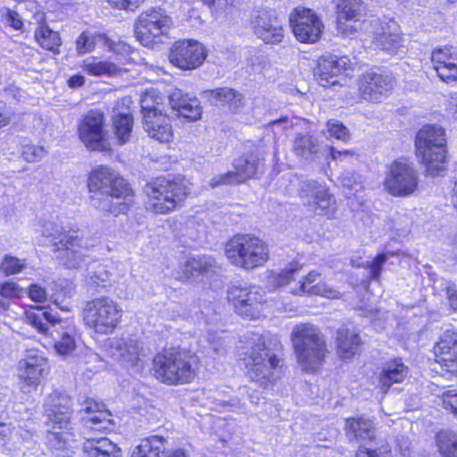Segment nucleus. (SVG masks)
<instances>
[{
	"label": "nucleus",
	"instance_id": "1",
	"mask_svg": "<svg viewBox=\"0 0 457 457\" xmlns=\"http://www.w3.org/2000/svg\"><path fill=\"white\" fill-rule=\"evenodd\" d=\"M91 205L115 216L126 213L134 203L130 185L113 170L100 166L88 178Z\"/></svg>",
	"mask_w": 457,
	"mask_h": 457
},
{
	"label": "nucleus",
	"instance_id": "2",
	"mask_svg": "<svg viewBox=\"0 0 457 457\" xmlns=\"http://www.w3.org/2000/svg\"><path fill=\"white\" fill-rule=\"evenodd\" d=\"M46 423L51 427L46 442L54 457H71L76 448V441L71 430L72 403L71 397L57 391L48 395L45 403Z\"/></svg>",
	"mask_w": 457,
	"mask_h": 457
},
{
	"label": "nucleus",
	"instance_id": "3",
	"mask_svg": "<svg viewBox=\"0 0 457 457\" xmlns=\"http://www.w3.org/2000/svg\"><path fill=\"white\" fill-rule=\"evenodd\" d=\"M238 346V358L247 369L249 378L268 386L278 378L279 360L267 347L263 336L251 333L244 336Z\"/></svg>",
	"mask_w": 457,
	"mask_h": 457
},
{
	"label": "nucleus",
	"instance_id": "4",
	"mask_svg": "<svg viewBox=\"0 0 457 457\" xmlns=\"http://www.w3.org/2000/svg\"><path fill=\"white\" fill-rule=\"evenodd\" d=\"M291 342L303 371L314 372L320 368L328 350L324 336L317 327L310 323L296 325L291 333Z\"/></svg>",
	"mask_w": 457,
	"mask_h": 457
},
{
	"label": "nucleus",
	"instance_id": "5",
	"mask_svg": "<svg viewBox=\"0 0 457 457\" xmlns=\"http://www.w3.org/2000/svg\"><path fill=\"white\" fill-rule=\"evenodd\" d=\"M42 235L50 239L55 258L68 269H79L86 262L82 253V237L78 231L58 221H46Z\"/></svg>",
	"mask_w": 457,
	"mask_h": 457
},
{
	"label": "nucleus",
	"instance_id": "6",
	"mask_svg": "<svg viewBox=\"0 0 457 457\" xmlns=\"http://www.w3.org/2000/svg\"><path fill=\"white\" fill-rule=\"evenodd\" d=\"M144 192L148 197L147 209L155 214L175 211L188 195L187 187L180 178H157L145 186Z\"/></svg>",
	"mask_w": 457,
	"mask_h": 457
},
{
	"label": "nucleus",
	"instance_id": "7",
	"mask_svg": "<svg viewBox=\"0 0 457 457\" xmlns=\"http://www.w3.org/2000/svg\"><path fill=\"white\" fill-rule=\"evenodd\" d=\"M225 254L234 266L253 270L266 263L270 251L261 238L252 234H238L227 242Z\"/></svg>",
	"mask_w": 457,
	"mask_h": 457
},
{
	"label": "nucleus",
	"instance_id": "8",
	"mask_svg": "<svg viewBox=\"0 0 457 457\" xmlns=\"http://www.w3.org/2000/svg\"><path fill=\"white\" fill-rule=\"evenodd\" d=\"M416 153L435 177L445 170L446 137L445 129L437 125H427L419 130L415 139Z\"/></svg>",
	"mask_w": 457,
	"mask_h": 457
},
{
	"label": "nucleus",
	"instance_id": "9",
	"mask_svg": "<svg viewBox=\"0 0 457 457\" xmlns=\"http://www.w3.org/2000/svg\"><path fill=\"white\" fill-rule=\"evenodd\" d=\"M29 324L54 342V349L61 355L71 354L76 348V329L73 326L54 316L50 312L37 309L26 312Z\"/></svg>",
	"mask_w": 457,
	"mask_h": 457
},
{
	"label": "nucleus",
	"instance_id": "10",
	"mask_svg": "<svg viewBox=\"0 0 457 457\" xmlns=\"http://www.w3.org/2000/svg\"><path fill=\"white\" fill-rule=\"evenodd\" d=\"M153 362L156 378L168 385L188 383L196 375L195 359L187 352L163 351Z\"/></svg>",
	"mask_w": 457,
	"mask_h": 457
},
{
	"label": "nucleus",
	"instance_id": "11",
	"mask_svg": "<svg viewBox=\"0 0 457 457\" xmlns=\"http://www.w3.org/2000/svg\"><path fill=\"white\" fill-rule=\"evenodd\" d=\"M85 325L95 333H112L121 320L123 311L117 302L103 296L86 303L82 312Z\"/></svg>",
	"mask_w": 457,
	"mask_h": 457
},
{
	"label": "nucleus",
	"instance_id": "12",
	"mask_svg": "<svg viewBox=\"0 0 457 457\" xmlns=\"http://www.w3.org/2000/svg\"><path fill=\"white\" fill-rule=\"evenodd\" d=\"M172 25L171 18L161 8H152L140 13L135 21L137 39L144 46L154 48L162 43Z\"/></svg>",
	"mask_w": 457,
	"mask_h": 457
},
{
	"label": "nucleus",
	"instance_id": "13",
	"mask_svg": "<svg viewBox=\"0 0 457 457\" xmlns=\"http://www.w3.org/2000/svg\"><path fill=\"white\" fill-rule=\"evenodd\" d=\"M299 196L309 211L331 218L337 211L336 200L328 188L316 180H302L299 185Z\"/></svg>",
	"mask_w": 457,
	"mask_h": 457
},
{
	"label": "nucleus",
	"instance_id": "14",
	"mask_svg": "<svg viewBox=\"0 0 457 457\" xmlns=\"http://www.w3.org/2000/svg\"><path fill=\"white\" fill-rule=\"evenodd\" d=\"M419 184L417 170L410 163L396 161L391 164L384 185L395 196H407L415 192Z\"/></svg>",
	"mask_w": 457,
	"mask_h": 457
},
{
	"label": "nucleus",
	"instance_id": "15",
	"mask_svg": "<svg viewBox=\"0 0 457 457\" xmlns=\"http://www.w3.org/2000/svg\"><path fill=\"white\" fill-rule=\"evenodd\" d=\"M395 79L389 71H369L363 73L358 82V88L362 99L378 103L393 90Z\"/></svg>",
	"mask_w": 457,
	"mask_h": 457
},
{
	"label": "nucleus",
	"instance_id": "16",
	"mask_svg": "<svg viewBox=\"0 0 457 457\" xmlns=\"http://www.w3.org/2000/svg\"><path fill=\"white\" fill-rule=\"evenodd\" d=\"M207 53L203 44L196 40L176 41L170 49L169 60L181 70H195L205 60Z\"/></svg>",
	"mask_w": 457,
	"mask_h": 457
},
{
	"label": "nucleus",
	"instance_id": "17",
	"mask_svg": "<svg viewBox=\"0 0 457 457\" xmlns=\"http://www.w3.org/2000/svg\"><path fill=\"white\" fill-rule=\"evenodd\" d=\"M104 113L97 110L89 111L82 120L79 128V138L90 150L105 152L110 150L104 129Z\"/></svg>",
	"mask_w": 457,
	"mask_h": 457
},
{
	"label": "nucleus",
	"instance_id": "18",
	"mask_svg": "<svg viewBox=\"0 0 457 457\" xmlns=\"http://www.w3.org/2000/svg\"><path fill=\"white\" fill-rule=\"evenodd\" d=\"M228 300L232 303L239 315L253 320L260 315L263 295L255 287L233 285L228 290Z\"/></svg>",
	"mask_w": 457,
	"mask_h": 457
},
{
	"label": "nucleus",
	"instance_id": "19",
	"mask_svg": "<svg viewBox=\"0 0 457 457\" xmlns=\"http://www.w3.org/2000/svg\"><path fill=\"white\" fill-rule=\"evenodd\" d=\"M290 24L296 39L302 43H315L323 31V23L317 14L310 9L295 10L290 17Z\"/></svg>",
	"mask_w": 457,
	"mask_h": 457
},
{
	"label": "nucleus",
	"instance_id": "20",
	"mask_svg": "<svg viewBox=\"0 0 457 457\" xmlns=\"http://www.w3.org/2000/svg\"><path fill=\"white\" fill-rule=\"evenodd\" d=\"M46 360L36 349L28 350L25 357L18 363L21 389L30 392L37 388L44 376Z\"/></svg>",
	"mask_w": 457,
	"mask_h": 457
},
{
	"label": "nucleus",
	"instance_id": "21",
	"mask_svg": "<svg viewBox=\"0 0 457 457\" xmlns=\"http://www.w3.org/2000/svg\"><path fill=\"white\" fill-rule=\"evenodd\" d=\"M252 24L255 36L266 44H278L284 37L283 26L270 11H257Z\"/></svg>",
	"mask_w": 457,
	"mask_h": 457
},
{
	"label": "nucleus",
	"instance_id": "22",
	"mask_svg": "<svg viewBox=\"0 0 457 457\" xmlns=\"http://www.w3.org/2000/svg\"><path fill=\"white\" fill-rule=\"evenodd\" d=\"M348 64L349 59L345 56L323 55L318 60L314 69V77L318 83L324 87L334 86L337 84V77L346 70Z\"/></svg>",
	"mask_w": 457,
	"mask_h": 457
},
{
	"label": "nucleus",
	"instance_id": "23",
	"mask_svg": "<svg viewBox=\"0 0 457 457\" xmlns=\"http://www.w3.org/2000/svg\"><path fill=\"white\" fill-rule=\"evenodd\" d=\"M168 98L171 109L177 112L178 117L185 118L188 121H195L201 118L202 107L196 97L175 88L169 94Z\"/></svg>",
	"mask_w": 457,
	"mask_h": 457
},
{
	"label": "nucleus",
	"instance_id": "24",
	"mask_svg": "<svg viewBox=\"0 0 457 457\" xmlns=\"http://www.w3.org/2000/svg\"><path fill=\"white\" fill-rule=\"evenodd\" d=\"M142 344L130 337L114 338L111 344L112 357L120 361L136 366L144 356Z\"/></svg>",
	"mask_w": 457,
	"mask_h": 457
},
{
	"label": "nucleus",
	"instance_id": "25",
	"mask_svg": "<svg viewBox=\"0 0 457 457\" xmlns=\"http://www.w3.org/2000/svg\"><path fill=\"white\" fill-rule=\"evenodd\" d=\"M364 12L361 0H339L337 5V30L344 35H352L356 32L353 26L345 24L346 21H358Z\"/></svg>",
	"mask_w": 457,
	"mask_h": 457
},
{
	"label": "nucleus",
	"instance_id": "26",
	"mask_svg": "<svg viewBox=\"0 0 457 457\" xmlns=\"http://www.w3.org/2000/svg\"><path fill=\"white\" fill-rule=\"evenodd\" d=\"M434 351L437 362L444 364L448 370H454L457 367V331H444Z\"/></svg>",
	"mask_w": 457,
	"mask_h": 457
},
{
	"label": "nucleus",
	"instance_id": "27",
	"mask_svg": "<svg viewBox=\"0 0 457 457\" xmlns=\"http://www.w3.org/2000/svg\"><path fill=\"white\" fill-rule=\"evenodd\" d=\"M148 136L160 142H169L173 135L170 118L162 111L146 112L143 120Z\"/></svg>",
	"mask_w": 457,
	"mask_h": 457
},
{
	"label": "nucleus",
	"instance_id": "28",
	"mask_svg": "<svg viewBox=\"0 0 457 457\" xmlns=\"http://www.w3.org/2000/svg\"><path fill=\"white\" fill-rule=\"evenodd\" d=\"M133 124V117L128 106L117 105L113 108L112 129L120 145H124L129 141Z\"/></svg>",
	"mask_w": 457,
	"mask_h": 457
},
{
	"label": "nucleus",
	"instance_id": "29",
	"mask_svg": "<svg viewBox=\"0 0 457 457\" xmlns=\"http://www.w3.org/2000/svg\"><path fill=\"white\" fill-rule=\"evenodd\" d=\"M323 146L314 137L299 134L293 142L295 154L305 162H313L322 154Z\"/></svg>",
	"mask_w": 457,
	"mask_h": 457
},
{
	"label": "nucleus",
	"instance_id": "30",
	"mask_svg": "<svg viewBox=\"0 0 457 457\" xmlns=\"http://www.w3.org/2000/svg\"><path fill=\"white\" fill-rule=\"evenodd\" d=\"M103 405L92 401L87 400L85 403L84 411L87 417H83L85 427L92 430H104L110 425V412L101 410Z\"/></svg>",
	"mask_w": 457,
	"mask_h": 457
},
{
	"label": "nucleus",
	"instance_id": "31",
	"mask_svg": "<svg viewBox=\"0 0 457 457\" xmlns=\"http://www.w3.org/2000/svg\"><path fill=\"white\" fill-rule=\"evenodd\" d=\"M204 96L214 105H228L232 111H237L244 104V96L239 92L229 87H219L204 91Z\"/></svg>",
	"mask_w": 457,
	"mask_h": 457
},
{
	"label": "nucleus",
	"instance_id": "32",
	"mask_svg": "<svg viewBox=\"0 0 457 457\" xmlns=\"http://www.w3.org/2000/svg\"><path fill=\"white\" fill-rule=\"evenodd\" d=\"M320 277V274L316 271H311L304 278V280H300L298 282V287L296 288H292L291 293L298 295V294H310V295H320L324 297L336 299L339 297V292L334 290L329 287L326 284L317 283L312 285L317 278Z\"/></svg>",
	"mask_w": 457,
	"mask_h": 457
},
{
	"label": "nucleus",
	"instance_id": "33",
	"mask_svg": "<svg viewBox=\"0 0 457 457\" xmlns=\"http://www.w3.org/2000/svg\"><path fill=\"white\" fill-rule=\"evenodd\" d=\"M336 341L337 353L344 360L350 359L357 353L361 344L359 335L345 327L338 328Z\"/></svg>",
	"mask_w": 457,
	"mask_h": 457
},
{
	"label": "nucleus",
	"instance_id": "34",
	"mask_svg": "<svg viewBox=\"0 0 457 457\" xmlns=\"http://www.w3.org/2000/svg\"><path fill=\"white\" fill-rule=\"evenodd\" d=\"M408 374V368L401 359H395L386 363L379 376L381 389L386 392L395 383L402 382Z\"/></svg>",
	"mask_w": 457,
	"mask_h": 457
},
{
	"label": "nucleus",
	"instance_id": "35",
	"mask_svg": "<svg viewBox=\"0 0 457 457\" xmlns=\"http://www.w3.org/2000/svg\"><path fill=\"white\" fill-rule=\"evenodd\" d=\"M345 430L348 438L366 441L375 437L374 425L370 420L363 418H350L345 421Z\"/></svg>",
	"mask_w": 457,
	"mask_h": 457
},
{
	"label": "nucleus",
	"instance_id": "36",
	"mask_svg": "<svg viewBox=\"0 0 457 457\" xmlns=\"http://www.w3.org/2000/svg\"><path fill=\"white\" fill-rule=\"evenodd\" d=\"M376 40L378 46L391 54H395L403 46L400 29L395 21L388 23L386 28L383 27L382 32L377 36Z\"/></svg>",
	"mask_w": 457,
	"mask_h": 457
},
{
	"label": "nucleus",
	"instance_id": "37",
	"mask_svg": "<svg viewBox=\"0 0 457 457\" xmlns=\"http://www.w3.org/2000/svg\"><path fill=\"white\" fill-rule=\"evenodd\" d=\"M167 441L163 436H152L141 440L131 453V457H160L166 449Z\"/></svg>",
	"mask_w": 457,
	"mask_h": 457
},
{
	"label": "nucleus",
	"instance_id": "38",
	"mask_svg": "<svg viewBox=\"0 0 457 457\" xmlns=\"http://www.w3.org/2000/svg\"><path fill=\"white\" fill-rule=\"evenodd\" d=\"M85 449L91 457H120V448L106 437L87 438Z\"/></svg>",
	"mask_w": 457,
	"mask_h": 457
},
{
	"label": "nucleus",
	"instance_id": "39",
	"mask_svg": "<svg viewBox=\"0 0 457 457\" xmlns=\"http://www.w3.org/2000/svg\"><path fill=\"white\" fill-rule=\"evenodd\" d=\"M81 68L91 76H114L125 71V69H122L119 64L107 61H100L96 57L84 60Z\"/></svg>",
	"mask_w": 457,
	"mask_h": 457
},
{
	"label": "nucleus",
	"instance_id": "40",
	"mask_svg": "<svg viewBox=\"0 0 457 457\" xmlns=\"http://www.w3.org/2000/svg\"><path fill=\"white\" fill-rule=\"evenodd\" d=\"M35 38L39 46L54 54L59 53V46L62 44L59 33L42 23L35 30Z\"/></svg>",
	"mask_w": 457,
	"mask_h": 457
},
{
	"label": "nucleus",
	"instance_id": "41",
	"mask_svg": "<svg viewBox=\"0 0 457 457\" xmlns=\"http://www.w3.org/2000/svg\"><path fill=\"white\" fill-rule=\"evenodd\" d=\"M260 160L256 155L249 154L236 161L235 170L240 177L241 182L253 178L260 170Z\"/></svg>",
	"mask_w": 457,
	"mask_h": 457
},
{
	"label": "nucleus",
	"instance_id": "42",
	"mask_svg": "<svg viewBox=\"0 0 457 457\" xmlns=\"http://www.w3.org/2000/svg\"><path fill=\"white\" fill-rule=\"evenodd\" d=\"M436 445L443 457H457V433L453 431L438 432Z\"/></svg>",
	"mask_w": 457,
	"mask_h": 457
},
{
	"label": "nucleus",
	"instance_id": "43",
	"mask_svg": "<svg viewBox=\"0 0 457 457\" xmlns=\"http://www.w3.org/2000/svg\"><path fill=\"white\" fill-rule=\"evenodd\" d=\"M301 268L297 263H290L285 270L279 273L273 272L269 277V284L273 288L281 287L288 285L294 279L295 274L300 271Z\"/></svg>",
	"mask_w": 457,
	"mask_h": 457
},
{
	"label": "nucleus",
	"instance_id": "44",
	"mask_svg": "<svg viewBox=\"0 0 457 457\" xmlns=\"http://www.w3.org/2000/svg\"><path fill=\"white\" fill-rule=\"evenodd\" d=\"M87 281L96 287H105L110 281L111 273L103 264H95L87 270Z\"/></svg>",
	"mask_w": 457,
	"mask_h": 457
},
{
	"label": "nucleus",
	"instance_id": "45",
	"mask_svg": "<svg viewBox=\"0 0 457 457\" xmlns=\"http://www.w3.org/2000/svg\"><path fill=\"white\" fill-rule=\"evenodd\" d=\"M431 61L433 66H448V63H457V49L453 46L436 48L432 52Z\"/></svg>",
	"mask_w": 457,
	"mask_h": 457
},
{
	"label": "nucleus",
	"instance_id": "46",
	"mask_svg": "<svg viewBox=\"0 0 457 457\" xmlns=\"http://www.w3.org/2000/svg\"><path fill=\"white\" fill-rule=\"evenodd\" d=\"M104 34H91L87 31L83 32L76 40V50L77 53L81 55L91 52L97 43H102L103 40L100 38Z\"/></svg>",
	"mask_w": 457,
	"mask_h": 457
},
{
	"label": "nucleus",
	"instance_id": "47",
	"mask_svg": "<svg viewBox=\"0 0 457 457\" xmlns=\"http://www.w3.org/2000/svg\"><path fill=\"white\" fill-rule=\"evenodd\" d=\"M25 268V260L19 259L12 255H6L0 264V271L3 272L5 276L20 273Z\"/></svg>",
	"mask_w": 457,
	"mask_h": 457
},
{
	"label": "nucleus",
	"instance_id": "48",
	"mask_svg": "<svg viewBox=\"0 0 457 457\" xmlns=\"http://www.w3.org/2000/svg\"><path fill=\"white\" fill-rule=\"evenodd\" d=\"M100 38L103 40L104 46L108 47L110 51L120 56L121 59H126L127 56L132 52L131 46L123 41H115L110 39L107 36H101Z\"/></svg>",
	"mask_w": 457,
	"mask_h": 457
},
{
	"label": "nucleus",
	"instance_id": "49",
	"mask_svg": "<svg viewBox=\"0 0 457 457\" xmlns=\"http://www.w3.org/2000/svg\"><path fill=\"white\" fill-rule=\"evenodd\" d=\"M158 99L159 96L154 90L146 91L144 95H142L140 99V106L143 114V120L145 119L146 112H157L161 111L158 108Z\"/></svg>",
	"mask_w": 457,
	"mask_h": 457
},
{
	"label": "nucleus",
	"instance_id": "50",
	"mask_svg": "<svg viewBox=\"0 0 457 457\" xmlns=\"http://www.w3.org/2000/svg\"><path fill=\"white\" fill-rule=\"evenodd\" d=\"M242 183L237 170L228 171L213 177L210 181V186L214 188L224 185H237Z\"/></svg>",
	"mask_w": 457,
	"mask_h": 457
},
{
	"label": "nucleus",
	"instance_id": "51",
	"mask_svg": "<svg viewBox=\"0 0 457 457\" xmlns=\"http://www.w3.org/2000/svg\"><path fill=\"white\" fill-rule=\"evenodd\" d=\"M438 77L446 83L457 81V63H448V66H434Z\"/></svg>",
	"mask_w": 457,
	"mask_h": 457
},
{
	"label": "nucleus",
	"instance_id": "52",
	"mask_svg": "<svg viewBox=\"0 0 457 457\" xmlns=\"http://www.w3.org/2000/svg\"><path fill=\"white\" fill-rule=\"evenodd\" d=\"M23 289L12 281H5L0 284V295L10 301L22 296Z\"/></svg>",
	"mask_w": 457,
	"mask_h": 457
},
{
	"label": "nucleus",
	"instance_id": "53",
	"mask_svg": "<svg viewBox=\"0 0 457 457\" xmlns=\"http://www.w3.org/2000/svg\"><path fill=\"white\" fill-rule=\"evenodd\" d=\"M327 127L330 136L343 141H345L349 138V132L347 128L338 120H328Z\"/></svg>",
	"mask_w": 457,
	"mask_h": 457
},
{
	"label": "nucleus",
	"instance_id": "54",
	"mask_svg": "<svg viewBox=\"0 0 457 457\" xmlns=\"http://www.w3.org/2000/svg\"><path fill=\"white\" fill-rule=\"evenodd\" d=\"M442 403L445 410L451 411L457 417V389L445 391L442 394Z\"/></svg>",
	"mask_w": 457,
	"mask_h": 457
},
{
	"label": "nucleus",
	"instance_id": "55",
	"mask_svg": "<svg viewBox=\"0 0 457 457\" xmlns=\"http://www.w3.org/2000/svg\"><path fill=\"white\" fill-rule=\"evenodd\" d=\"M386 260L387 255L386 253H379L373 260L370 265V277L371 279L378 280L379 278L383 265Z\"/></svg>",
	"mask_w": 457,
	"mask_h": 457
},
{
	"label": "nucleus",
	"instance_id": "56",
	"mask_svg": "<svg viewBox=\"0 0 457 457\" xmlns=\"http://www.w3.org/2000/svg\"><path fill=\"white\" fill-rule=\"evenodd\" d=\"M341 183L344 187L349 189L350 193L353 191V195L362 188L361 184L355 179V175L349 171H345L342 174Z\"/></svg>",
	"mask_w": 457,
	"mask_h": 457
},
{
	"label": "nucleus",
	"instance_id": "57",
	"mask_svg": "<svg viewBox=\"0 0 457 457\" xmlns=\"http://www.w3.org/2000/svg\"><path fill=\"white\" fill-rule=\"evenodd\" d=\"M355 457H390V452L361 445L356 452Z\"/></svg>",
	"mask_w": 457,
	"mask_h": 457
},
{
	"label": "nucleus",
	"instance_id": "58",
	"mask_svg": "<svg viewBox=\"0 0 457 457\" xmlns=\"http://www.w3.org/2000/svg\"><path fill=\"white\" fill-rule=\"evenodd\" d=\"M45 154V150L41 146L28 145L24 147L22 154L28 162H36L37 158H41Z\"/></svg>",
	"mask_w": 457,
	"mask_h": 457
},
{
	"label": "nucleus",
	"instance_id": "59",
	"mask_svg": "<svg viewBox=\"0 0 457 457\" xmlns=\"http://www.w3.org/2000/svg\"><path fill=\"white\" fill-rule=\"evenodd\" d=\"M183 273L187 278L201 274V261L199 258H191L187 260L184 265Z\"/></svg>",
	"mask_w": 457,
	"mask_h": 457
},
{
	"label": "nucleus",
	"instance_id": "60",
	"mask_svg": "<svg viewBox=\"0 0 457 457\" xmlns=\"http://www.w3.org/2000/svg\"><path fill=\"white\" fill-rule=\"evenodd\" d=\"M109 4L115 8L133 11L144 2V0H108Z\"/></svg>",
	"mask_w": 457,
	"mask_h": 457
},
{
	"label": "nucleus",
	"instance_id": "61",
	"mask_svg": "<svg viewBox=\"0 0 457 457\" xmlns=\"http://www.w3.org/2000/svg\"><path fill=\"white\" fill-rule=\"evenodd\" d=\"M29 296L32 301L41 303L46 299V292L44 287L33 284L29 287Z\"/></svg>",
	"mask_w": 457,
	"mask_h": 457
},
{
	"label": "nucleus",
	"instance_id": "62",
	"mask_svg": "<svg viewBox=\"0 0 457 457\" xmlns=\"http://www.w3.org/2000/svg\"><path fill=\"white\" fill-rule=\"evenodd\" d=\"M12 112L5 103L0 101V128L9 124Z\"/></svg>",
	"mask_w": 457,
	"mask_h": 457
},
{
	"label": "nucleus",
	"instance_id": "63",
	"mask_svg": "<svg viewBox=\"0 0 457 457\" xmlns=\"http://www.w3.org/2000/svg\"><path fill=\"white\" fill-rule=\"evenodd\" d=\"M6 22L15 29H21L23 25L19 13L10 10L8 11L6 15Z\"/></svg>",
	"mask_w": 457,
	"mask_h": 457
},
{
	"label": "nucleus",
	"instance_id": "64",
	"mask_svg": "<svg viewBox=\"0 0 457 457\" xmlns=\"http://www.w3.org/2000/svg\"><path fill=\"white\" fill-rule=\"evenodd\" d=\"M201 261V274L209 273L212 271V268L215 266V260L211 256H199Z\"/></svg>",
	"mask_w": 457,
	"mask_h": 457
}]
</instances>
